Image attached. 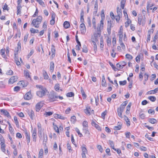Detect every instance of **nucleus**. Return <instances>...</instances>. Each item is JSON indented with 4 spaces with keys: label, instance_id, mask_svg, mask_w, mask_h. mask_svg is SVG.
<instances>
[{
    "label": "nucleus",
    "instance_id": "obj_1",
    "mask_svg": "<svg viewBox=\"0 0 158 158\" xmlns=\"http://www.w3.org/2000/svg\"><path fill=\"white\" fill-rule=\"evenodd\" d=\"M36 87L39 89V90L36 92V94L40 98L45 96L48 92L47 89L41 85H36Z\"/></svg>",
    "mask_w": 158,
    "mask_h": 158
},
{
    "label": "nucleus",
    "instance_id": "obj_2",
    "mask_svg": "<svg viewBox=\"0 0 158 158\" xmlns=\"http://www.w3.org/2000/svg\"><path fill=\"white\" fill-rule=\"evenodd\" d=\"M42 18L41 16H39L36 19H34L33 20L31 23L33 26L35 28H38L39 27V24H40L42 20Z\"/></svg>",
    "mask_w": 158,
    "mask_h": 158
},
{
    "label": "nucleus",
    "instance_id": "obj_3",
    "mask_svg": "<svg viewBox=\"0 0 158 158\" xmlns=\"http://www.w3.org/2000/svg\"><path fill=\"white\" fill-rule=\"evenodd\" d=\"M58 98L57 94L54 92H51L48 96L49 101L50 102H53L56 101V99Z\"/></svg>",
    "mask_w": 158,
    "mask_h": 158
},
{
    "label": "nucleus",
    "instance_id": "obj_4",
    "mask_svg": "<svg viewBox=\"0 0 158 158\" xmlns=\"http://www.w3.org/2000/svg\"><path fill=\"white\" fill-rule=\"evenodd\" d=\"M81 148L82 150L81 155L82 158H86V154H87L88 153L87 150L85 145L84 146H82L81 147Z\"/></svg>",
    "mask_w": 158,
    "mask_h": 158
},
{
    "label": "nucleus",
    "instance_id": "obj_5",
    "mask_svg": "<svg viewBox=\"0 0 158 158\" xmlns=\"http://www.w3.org/2000/svg\"><path fill=\"white\" fill-rule=\"evenodd\" d=\"M44 103L40 102L38 103L35 106V110L36 111L38 112L40 111L41 108L43 106Z\"/></svg>",
    "mask_w": 158,
    "mask_h": 158
},
{
    "label": "nucleus",
    "instance_id": "obj_6",
    "mask_svg": "<svg viewBox=\"0 0 158 158\" xmlns=\"http://www.w3.org/2000/svg\"><path fill=\"white\" fill-rule=\"evenodd\" d=\"M18 79L17 76H12L9 80L8 83L10 84H12L17 81Z\"/></svg>",
    "mask_w": 158,
    "mask_h": 158
},
{
    "label": "nucleus",
    "instance_id": "obj_7",
    "mask_svg": "<svg viewBox=\"0 0 158 158\" xmlns=\"http://www.w3.org/2000/svg\"><path fill=\"white\" fill-rule=\"evenodd\" d=\"M80 29L81 33L84 34L86 32V29L85 25L83 23H82L80 24Z\"/></svg>",
    "mask_w": 158,
    "mask_h": 158
},
{
    "label": "nucleus",
    "instance_id": "obj_8",
    "mask_svg": "<svg viewBox=\"0 0 158 158\" xmlns=\"http://www.w3.org/2000/svg\"><path fill=\"white\" fill-rule=\"evenodd\" d=\"M103 21L102 20L100 21V26L97 27V30L98 34H99L101 33V31L102 30L103 27Z\"/></svg>",
    "mask_w": 158,
    "mask_h": 158
},
{
    "label": "nucleus",
    "instance_id": "obj_9",
    "mask_svg": "<svg viewBox=\"0 0 158 158\" xmlns=\"http://www.w3.org/2000/svg\"><path fill=\"white\" fill-rule=\"evenodd\" d=\"M0 111L4 115H5L9 118H11V116H10L9 113L7 111V110L4 109H2L0 110Z\"/></svg>",
    "mask_w": 158,
    "mask_h": 158
},
{
    "label": "nucleus",
    "instance_id": "obj_10",
    "mask_svg": "<svg viewBox=\"0 0 158 158\" xmlns=\"http://www.w3.org/2000/svg\"><path fill=\"white\" fill-rule=\"evenodd\" d=\"M32 97V95L31 94V92L29 91L24 96V98L25 100H29Z\"/></svg>",
    "mask_w": 158,
    "mask_h": 158
},
{
    "label": "nucleus",
    "instance_id": "obj_11",
    "mask_svg": "<svg viewBox=\"0 0 158 158\" xmlns=\"http://www.w3.org/2000/svg\"><path fill=\"white\" fill-rule=\"evenodd\" d=\"M117 126H115L114 128V130H120L122 128V123L121 122H118L117 124Z\"/></svg>",
    "mask_w": 158,
    "mask_h": 158
},
{
    "label": "nucleus",
    "instance_id": "obj_12",
    "mask_svg": "<svg viewBox=\"0 0 158 158\" xmlns=\"http://www.w3.org/2000/svg\"><path fill=\"white\" fill-rule=\"evenodd\" d=\"M54 117L55 118H59L62 120H64L66 118L61 114H54Z\"/></svg>",
    "mask_w": 158,
    "mask_h": 158
},
{
    "label": "nucleus",
    "instance_id": "obj_13",
    "mask_svg": "<svg viewBox=\"0 0 158 158\" xmlns=\"http://www.w3.org/2000/svg\"><path fill=\"white\" fill-rule=\"evenodd\" d=\"M37 133L36 131V129H34L32 131V137H33V141L35 142L36 141Z\"/></svg>",
    "mask_w": 158,
    "mask_h": 158
},
{
    "label": "nucleus",
    "instance_id": "obj_14",
    "mask_svg": "<svg viewBox=\"0 0 158 158\" xmlns=\"http://www.w3.org/2000/svg\"><path fill=\"white\" fill-rule=\"evenodd\" d=\"M91 124L92 126H94L98 130H101V127L98 124H97L94 121H92Z\"/></svg>",
    "mask_w": 158,
    "mask_h": 158
},
{
    "label": "nucleus",
    "instance_id": "obj_15",
    "mask_svg": "<svg viewBox=\"0 0 158 158\" xmlns=\"http://www.w3.org/2000/svg\"><path fill=\"white\" fill-rule=\"evenodd\" d=\"M25 135L27 139V141L28 145V143H30V138L29 134L28 132L26 131L25 132Z\"/></svg>",
    "mask_w": 158,
    "mask_h": 158
},
{
    "label": "nucleus",
    "instance_id": "obj_16",
    "mask_svg": "<svg viewBox=\"0 0 158 158\" xmlns=\"http://www.w3.org/2000/svg\"><path fill=\"white\" fill-rule=\"evenodd\" d=\"M111 24L110 23H109V21H108V24L107 28V31L108 33L109 34H110L111 33Z\"/></svg>",
    "mask_w": 158,
    "mask_h": 158
},
{
    "label": "nucleus",
    "instance_id": "obj_17",
    "mask_svg": "<svg viewBox=\"0 0 158 158\" xmlns=\"http://www.w3.org/2000/svg\"><path fill=\"white\" fill-rule=\"evenodd\" d=\"M117 111L118 116L121 118H123V117L122 115V113L123 112V111L119 109V108H118L117 109Z\"/></svg>",
    "mask_w": 158,
    "mask_h": 158
},
{
    "label": "nucleus",
    "instance_id": "obj_18",
    "mask_svg": "<svg viewBox=\"0 0 158 158\" xmlns=\"http://www.w3.org/2000/svg\"><path fill=\"white\" fill-rule=\"evenodd\" d=\"M24 74L25 76L27 77H28V78L30 80H31V78L28 70H24Z\"/></svg>",
    "mask_w": 158,
    "mask_h": 158
},
{
    "label": "nucleus",
    "instance_id": "obj_19",
    "mask_svg": "<svg viewBox=\"0 0 158 158\" xmlns=\"http://www.w3.org/2000/svg\"><path fill=\"white\" fill-rule=\"evenodd\" d=\"M51 52L52 53V56L54 57L55 56V49L54 45H52L51 47Z\"/></svg>",
    "mask_w": 158,
    "mask_h": 158
},
{
    "label": "nucleus",
    "instance_id": "obj_20",
    "mask_svg": "<svg viewBox=\"0 0 158 158\" xmlns=\"http://www.w3.org/2000/svg\"><path fill=\"white\" fill-rule=\"evenodd\" d=\"M91 109L89 107H87L86 109L84 110V112L86 114L90 115V114Z\"/></svg>",
    "mask_w": 158,
    "mask_h": 158
},
{
    "label": "nucleus",
    "instance_id": "obj_21",
    "mask_svg": "<svg viewBox=\"0 0 158 158\" xmlns=\"http://www.w3.org/2000/svg\"><path fill=\"white\" fill-rule=\"evenodd\" d=\"M81 94L82 95V97L83 98V99L85 98L86 97V95L85 94L84 91L82 87H81Z\"/></svg>",
    "mask_w": 158,
    "mask_h": 158
},
{
    "label": "nucleus",
    "instance_id": "obj_22",
    "mask_svg": "<svg viewBox=\"0 0 158 158\" xmlns=\"http://www.w3.org/2000/svg\"><path fill=\"white\" fill-rule=\"evenodd\" d=\"M43 153L44 151L43 149H40L39 153L38 158H43Z\"/></svg>",
    "mask_w": 158,
    "mask_h": 158
},
{
    "label": "nucleus",
    "instance_id": "obj_23",
    "mask_svg": "<svg viewBox=\"0 0 158 158\" xmlns=\"http://www.w3.org/2000/svg\"><path fill=\"white\" fill-rule=\"evenodd\" d=\"M124 120L126 122L127 125H128V126H129L130 124V122L129 121V119L127 116L125 115L124 116Z\"/></svg>",
    "mask_w": 158,
    "mask_h": 158
},
{
    "label": "nucleus",
    "instance_id": "obj_24",
    "mask_svg": "<svg viewBox=\"0 0 158 158\" xmlns=\"http://www.w3.org/2000/svg\"><path fill=\"white\" fill-rule=\"evenodd\" d=\"M43 75L45 79H48L49 78V76L46 71H43Z\"/></svg>",
    "mask_w": 158,
    "mask_h": 158
},
{
    "label": "nucleus",
    "instance_id": "obj_25",
    "mask_svg": "<svg viewBox=\"0 0 158 158\" xmlns=\"http://www.w3.org/2000/svg\"><path fill=\"white\" fill-rule=\"evenodd\" d=\"M63 26L65 28H68L70 26L69 23L68 22L66 21L64 23Z\"/></svg>",
    "mask_w": 158,
    "mask_h": 158
},
{
    "label": "nucleus",
    "instance_id": "obj_26",
    "mask_svg": "<svg viewBox=\"0 0 158 158\" xmlns=\"http://www.w3.org/2000/svg\"><path fill=\"white\" fill-rule=\"evenodd\" d=\"M54 63L53 62H51L50 64V70L52 72L53 71L54 69Z\"/></svg>",
    "mask_w": 158,
    "mask_h": 158
},
{
    "label": "nucleus",
    "instance_id": "obj_27",
    "mask_svg": "<svg viewBox=\"0 0 158 158\" xmlns=\"http://www.w3.org/2000/svg\"><path fill=\"white\" fill-rule=\"evenodd\" d=\"M92 23L93 24V26L94 29H96V20L95 18V17H93V19L92 20Z\"/></svg>",
    "mask_w": 158,
    "mask_h": 158
},
{
    "label": "nucleus",
    "instance_id": "obj_28",
    "mask_svg": "<svg viewBox=\"0 0 158 158\" xmlns=\"http://www.w3.org/2000/svg\"><path fill=\"white\" fill-rule=\"evenodd\" d=\"M149 122L152 124H155L157 122V120L154 118H150L149 119Z\"/></svg>",
    "mask_w": 158,
    "mask_h": 158
},
{
    "label": "nucleus",
    "instance_id": "obj_29",
    "mask_svg": "<svg viewBox=\"0 0 158 158\" xmlns=\"http://www.w3.org/2000/svg\"><path fill=\"white\" fill-rule=\"evenodd\" d=\"M5 49H2L0 51V53L1 55L2 56V57L5 58L6 57L5 55Z\"/></svg>",
    "mask_w": 158,
    "mask_h": 158
},
{
    "label": "nucleus",
    "instance_id": "obj_30",
    "mask_svg": "<svg viewBox=\"0 0 158 158\" xmlns=\"http://www.w3.org/2000/svg\"><path fill=\"white\" fill-rule=\"evenodd\" d=\"M126 2V0H122L121 2V7L123 9L124 8Z\"/></svg>",
    "mask_w": 158,
    "mask_h": 158
},
{
    "label": "nucleus",
    "instance_id": "obj_31",
    "mask_svg": "<svg viewBox=\"0 0 158 158\" xmlns=\"http://www.w3.org/2000/svg\"><path fill=\"white\" fill-rule=\"evenodd\" d=\"M117 12L118 15L120 16H122V10L121 8L118 7L117 9Z\"/></svg>",
    "mask_w": 158,
    "mask_h": 158
},
{
    "label": "nucleus",
    "instance_id": "obj_32",
    "mask_svg": "<svg viewBox=\"0 0 158 158\" xmlns=\"http://www.w3.org/2000/svg\"><path fill=\"white\" fill-rule=\"evenodd\" d=\"M148 98L152 102L155 101L156 99V97L153 96H149L148 97Z\"/></svg>",
    "mask_w": 158,
    "mask_h": 158
},
{
    "label": "nucleus",
    "instance_id": "obj_33",
    "mask_svg": "<svg viewBox=\"0 0 158 158\" xmlns=\"http://www.w3.org/2000/svg\"><path fill=\"white\" fill-rule=\"evenodd\" d=\"M157 39H158V31H156L153 38V41L155 42V43L156 42V40Z\"/></svg>",
    "mask_w": 158,
    "mask_h": 158
},
{
    "label": "nucleus",
    "instance_id": "obj_34",
    "mask_svg": "<svg viewBox=\"0 0 158 158\" xmlns=\"http://www.w3.org/2000/svg\"><path fill=\"white\" fill-rule=\"evenodd\" d=\"M30 31L31 33H38L39 31L38 30H36L33 28H31L30 29Z\"/></svg>",
    "mask_w": 158,
    "mask_h": 158
},
{
    "label": "nucleus",
    "instance_id": "obj_35",
    "mask_svg": "<svg viewBox=\"0 0 158 158\" xmlns=\"http://www.w3.org/2000/svg\"><path fill=\"white\" fill-rule=\"evenodd\" d=\"M44 140H43V142H45V143H46L47 141L48 140V137L47 136L46 134H44Z\"/></svg>",
    "mask_w": 158,
    "mask_h": 158
},
{
    "label": "nucleus",
    "instance_id": "obj_36",
    "mask_svg": "<svg viewBox=\"0 0 158 158\" xmlns=\"http://www.w3.org/2000/svg\"><path fill=\"white\" fill-rule=\"evenodd\" d=\"M29 115L31 119H33V117L34 116V112L33 110H31L29 113Z\"/></svg>",
    "mask_w": 158,
    "mask_h": 158
},
{
    "label": "nucleus",
    "instance_id": "obj_37",
    "mask_svg": "<svg viewBox=\"0 0 158 158\" xmlns=\"http://www.w3.org/2000/svg\"><path fill=\"white\" fill-rule=\"evenodd\" d=\"M28 36V34H26L24 37V40H23V42L24 44H26L27 42V39Z\"/></svg>",
    "mask_w": 158,
    "mask_h": 158
},
{
    "label": "nucleus",
    "instance_id": "obj_38",
    "mask_svg": "<svg viewBox=\"0 0 158 158\" xmlns=\"http://www.w3.org/2000/svg\"><path fill=\"white\" fill-rule=\"evenodd\" d=\"M102 85L104 86H106V82L105 81V78L104 77H103V78H102Z\"/></svg>",
    "mask_w": 158,
    "mask_h": 158
},
{
    "label": "nucleus",
    "instance_id": "obj_39",
    "mask_svg": "<svg viewBox=\"0 0 158 158\" xmlns=\"http://www.w3.org/2000/svg\"><path fill=\"white\" fill-rule=\"evenodd\" d=\"M54 88L55 90L56 91H58L60 89V85L59 84H56L54 86Z\"/></svg>",
    "mask_w": 158,
    "mask_h": 158
},
{
    "label": "nucleus",
    "instance_id": "obj_40",
    "mask_svg": "<svg viewBox=\"0 0 158 158\" xmlns=\"http://www.w3.org/2000/svg\"><path fill=\"white\" fill-rule=\"evenodd\" d=\"M88 49L85 45H84L83 46L82 48V52L85 53H87L88 52Z\"/></svg>",
    "mask_w": 158,
    "mask_h": 158
},
{
    "label": "nucleus",
    "instance_id": "obj_41",
    "mask_svg": "<svg viewBox=\"0 0 158 158\" xmlns=\"http://www.w3.org/2000/svg\"><path fill=\"white\" fill-rule=\"evenodd\" d=\"M71 122L73 123H75L76 121V117L74 116H73L71 117Z\"/></svg>",
    "mask_w": 158,
    "mask_h": 158
},
{
    "label": "nucleus",
    "instance_id": "obj_42",
    "mask_svg": "<svg viewBox=\"0 0 158 158\" xmlns=\"http://www.w3.org/2000/svg\"><path fill=\"white\" fill-rule=\"evenodd\" d=\"M14 120L15 121V123L16 125L17 126V127H18L19 126V122L17 119V118L15 116L14 117Z\"/></svg>",
    "mask_w": 158,
    "mask_h": 158
},
{
    "label": "nucleus",
    "instance_id": "obj_43",
    "mask_svg": "<svg viewBox=\"0 0 158 158\" xmlns=\"http://www.w3.org/2000/svg\"><path fill=\"white\" fill-rule=\"evenodd\" d=\"M75 131L77 132L78 135H79V136L81 137L82 136V135L79 129L77 128H76L75 129Z\"/></svg>",
    "mask_w": 158,
    "mask_h": 158
},
{
    "label": "nucleus",
    "instance_id": "obj_44",
    "mask_svg": "<svg viewBox=\"0 0 158 158\" xmlns=\"http://www.w3.org/2000/svg\"><path fill=\"white\" fill-rule=\"evenodd\" d=\"M126 57L128 60H131L133 58L132 56L129 54H127L126 55Z\"/></svg>",
    "mask_w": 158,
    "mask_h": 158
},
{
    "label": "nucleus",
    "instance_id": "obj_45",
    "mask_svg": "<svg viewBox=\"0 0 158 158\" xmlns=\"http://www.w3.org/2000/svg\"><path fill=\"white\" fill-rule=\"evenodd\" d=\"M53 125L54 126V128L56 131L57 133L59 132V129L58 127L56 125H54V123H53Z\"/></svg>",
    "mask_w": 158,
    "mask_h": 158
},
{
    "label": "nucleus",
    "instance_id": "obj_46",
    "mask_svg": "<svg viewBox=\"0 0 158 158\" xmlns=\"http://www.w3.org/2000/svg\"><path fill=\"white\" fill-rule=\"evenodd\" d=\"M21 86L22 87H25L26 86H27V83H25L24 81H21Z\"/></svg>",
    "mask_w": 158,
    "mask_h": 158
},
{
    "label": "nucleus",
    "instance_id": "obj_47",
    "mask_svg": "<svg viewBox=\"0 0 158 158\" xmlns=\"http://www.w3.org/2000/svg\"><path fill=\"white\" fill-rule=\"evenodd\" d=\"M74 94L73 92H70L67 94L66 96L67 97H71L74 96Z\"/></svg>",
    "mask_w": 158,
    "mask_h": 158
},
{
    "label": "nucleus",
    "instance_id": "obj_48",
    "mask_svg": "<svg viewBox=\"0 0 158 158\" xmlns=\"http://www.w3.org/2000/svg\"><path fill=\"white\" fill-rule=\"evenodd\" d=\"M131 23V21L130 20L128 19L127 21L125 23V26L126 27H127Z\"/></svg>",
    "mask_w": 158,
    "mask_h": 158
},
{
    "label": "nucleus",
    "instance_id": "obj_49",
    "mask_svg": "<svg viewBox=\"0 0 158 158\" xmlns=\"http://www.w3.org/2000/svg\"><path fill=\"white\" fill-rule=\"evenodd\" d=\"M144 81H147L148 79V77H149L147 73H145L144 74Z\"/></svg>",
    "mask_w": 158,
    "mask_h": 158
},
{
    "label": "nucleus",
    "instance_id": "obj_50",
    "mask_svg": "<svg viewBox=\"0 0 158 158\" xmlns=\"http://www.w3.org/2000/svg\"><path fill=\"white\" fill-rule=\"evenodd\" d=\"M6 74L8 75H11L13 74V73L12 70L10 69L7 72Z\"/></svg>",
    "mask_w": 158,
    "mask_h": 158
},
{
    "label": "nucleus",
    "instance_id": "obj_51",
    "mask_svg": "<svg viewBox=\"0 0 158 158\" xmlns=\"http://www.w3.org/2000/svg\"><path fill=\"white\" fill-rule=\"evenodd\" d=\"M107 42L108 45L110 46L111 44V39L108 37L107 40Z\"/></svg>",
    "mask_w": 158,
    "mask_h": 158
},
{
    "label": "nucleus",
    "instance_id": "obj_52",
    "mask_svg": "<svg viewBox=\"0 0 158 158\" xmlns=\"http://www.w3.org/2000/svg\"><path fill=\"white\" fill-rule=\"evenodd\" d=\"M121 16H120L118 15H117L115 16V18L117 22H119L120 19V18Z\"/></svg>",
    "mask_w": 158,
    "mask_h": 158
},
{
    "label": "nucleus",
    "instance_id": "obj_53",
    "mask_svg": "<svg viewBox=\"0 0 158 158\" xmlns=\"http://www.w3.org/2000/svg\"><path fill=\"white\" fill-rule=\"evenodd\" d=\"M148 113L149 114H155V111L154 110H152L151 109H149L148 110Z\"/></svg>",
    "mask_w": 158,
    "mask_h": 158
},
{
    "label": "nucleus",
    "instance_id": "obj_54",
    "mask_svg": "<svg viewBox=\"0 0 158 158\" xmlns=\"http://www.w3.org/2000/svg\"><path fill=\"white\" fill-rule=\"evenodd\" d=\"M119 35V42H121L123 41V35Z\"/></svg>",
    "mask_w": 158,
    "mask_h": 158
},
{
    "label": "nucleus",
    "instance_id": "obj_55",
    "mask_svg": "<svg viewBox=\"0 0 158 158\" xmlns=\"http://www.w3.org/2000/svg\"><path fill=\"white\" fill-rule=\"evenodd\" d=\"M67 148L69 150V152H72V150L71 149V147L70 146V145L69 143H68L67 144Z\"/></svg>",
    "mask_w": 158,
    "mask_h": 158
},
{
    "label": "nucleus",
    "instance_id": "obj_56",
    "mask_svg": "<svg viewBox=\"0 0 158 158\" xmlns=\"http://www.w3.org/2000/svg\"><path fill=\"white\" fill-rule=\"evenodd\" d=\"M119 83L120 85H124L126 84L127 81L126 80H124L123 81H120Z\"/></svg>",
    "mask_w": 158,
    "mask_h": 158
},
{
    "label": "nucleus",
    "instance_id": "obj_57",
    "mask_svg": "<svg viewBox=\"0 0 158 158\" xmlns=\"http://www.w3.org/2000/svg\"><path fill=\"white\" fill-rule=\"evenodd\" d=\"M120 63L122 66V67L121 68H123L124 66H125L126 64V62L124 61L121 62H120Z\"/></svg>",
    "mask_w": 158,
    "mask_h": 158
},
{
    "label": "nucleus",
    "instance_id": "obj_58",
    "mask_svg": "<svg viewBox=\"0 0 158 158\" xmlns=\"http://www.w3.org/2000/svg\"><path fill=\"white\" fill-rule=\"evenodd\" d=\"M139 116L140 118L142 119H144L145 117V115L144 114L140 113L139 114Z\"/></svg>",
    "mask_w": 158,
    "mask_h": 158
},
{
    "label": "nucleus",
    "instance_id": "obj_59",
    "mask_svg": "<svg viewBox=\"0 0 158 158\" xmlns=\"http://www.w3.org/2000/svg\"><path fill=\"white\" fill-rule=\"evenodd\" d=\"M98 9V3L97 2H95V4H94V10L96 11H95L94 12H97V10Z\"/></svg>",
    "mask_w": 158,
    "mask_h": 158
},
{
    "label": "nucleus",
    "instance_id": "obj_60",
    "mask_svg": "<svg viewBox=\"0 0 158 158\" xmlns=\"http://www.w3.org/2000/svg\"><path fill=\"white\" fill-rule=\"evenodd\" d=\"M34 52L33 50H31L30 52L27 55V57L28 58H29L33 54Z\"/></svg>",
    "mask_w": 158,
    "mask_h": 158
},
{
    "label": "nucleus",
    "instance_id": "obj_61",
    "mask_svg": "<svg viewBox=\"0 0 158 158\" xmlns=\"http://www.w3.org/2000/svg\"><path fill=\"white\" fill-rule=\"evenodd\" d=\"M156 78V75L155 74H152L151 76L150 80L152 81Z\"/></svg>",
    "mask_w": 158,
    "mask_h": 158
},
{
    "label": "nucleus",
    "instance_id": "obj_62",
    "mask_svg": "<svg viewBox=\"0 0 158 158\" xmlns=\"http://www.w3.org/2000/svg\"><path fill=\"white\" fill-rule=\"evenodd\" d=\"M19 38H20L21 36V32L20 31H18L17 33L15 34V37L16 38L18 36Z\"/></svg>",
    "mask_w": 158,
    "mask_h": 158
},
{
    "label": "nucleus",
    "instance_id": "obj_63",
    "mask_svg": "<svg viewBox=\"0 0 158 158\" xmlns=\"http://www.w3.org/2000/svg\"><path fill=\"white\" fill-rule=\"evenodd\" d=\"M87 22L89 24V26L90 27L91 26V20L90 18L88 17L87 18Z\"/></svg>",
    "mask_w": 158,
    "mask_h": 158
},
{
    "label": "nucleus",
    "instance_id": "obj_64",
    "mask_svg": "<svg viewBox=\"0 0 158 158\" xmlns=\"http://www.w3.org/2000/svg\"><path fill=\"white\" fill-rule=\"evenodd\" d=\"M5 147H6V145H3V146L2 145V146H1V150L4 153L5 152V151H6Z\"/></svg>",
    "mask_w": 158,
    "mask_h": 158
}]
</instances>
